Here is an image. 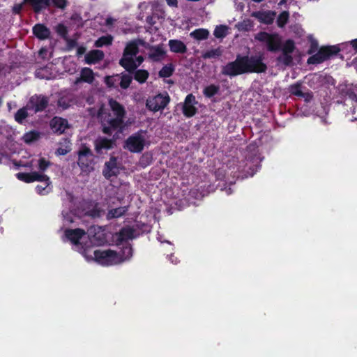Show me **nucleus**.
Here are the masks:
<instances>
[{
    "instance_id": "obj_21",
    "label": "nucleus",
    "mask_w": 357,
    "mask_h": 357,
    "mask_svg": "<svg viewBox=\"0 0 357 357\" xmlns=\"http://www.w3.org/2000/svg\"><path fill=\"white\" fill-rule=\"evenodd\" d=\"M104 54L100 50H92L85 55V62L87 64H94L103 59Z\"/></svg>"
},
{
    "instance_id": "obj_51",
    "label": "nucleus",
    "mask_w": 357,
    "mask_h": 357,
    "mask_svg": "<svg viewBox=\"0 0 357 357\" xmlns=\"http://www.w3.org/2000/svg\"><path fill=\"white\" fill-rule=\"evenodd\" d=\"M23 3H18L13 6V10L15 13H19L23 7Z\"/></svg>"
},
{
    "instance_id": "obj_38",
    "label": "nucleus",
    "mask_w": 357,
    "mask_h": 357,
    "mask_svg": "<svg viewBox=\"0 0 357 357\" xmlns=\"http://www.w3.org/2000/svg\"><path fill=\"white\" fill-rule=\"evenodd\" d=\"M289 19V13L286 11L282 12L278 17L277 23L278 26L282 27L287 22Z\"/></svg>"
},
{
    "instance_id": "obj_25",
    "label": "nucleus",
    "mask_w": 357,
    "mask_h": 357,
    "mask_svg": "<svg viewBox=\"0 0 357 357\" xmlns=\"http://www.w3.org/2000/svg\"><path fill=\"white\" fill-rule=\"evenodd\" d=\"M33 33L40 39H45L50 36V31L43 24H36L33 29Z\"/></svg>"
},
{
    "instance_id": "obj_6",
    "label": "nucleus",
    "mask_w": 357,
    "mask_h": 357,
    "mask_svg": "<svg viewBox=\"0 0 357 357\" xmlns=\"http://www.w3.org/2000/svg\"><path fill=\"white\" fill-rule=\"evenodd\" d=\"M133 234L134 231L130 227H126L121 229L119 233L116 234L113 237L114 241L117 245L123 244V249L120 252H117L121 258V263L129 260L132 255V248L127 241L132 238Z\"/></svg>"
},
{
    "instance_id": "obj_47",
    "label": "nucleus",
    "mask_w": 357,
    "mask_h": 357,
    "mask_svg": "<svg viewBox=\"0 0 357 357\" xmlns=\"http://www.w3.org/2000/svg\"><path fill=\"white\" fill-rule=\"evenodd\" d=\"M310 42H311V48H310L309 52L310 54H312L314 52H315V50L317 49V47H318V43L312 36L310 37Z\"/></svg>"
},
{
    "instance_id": "obj_58",
    "label": "nucleus",
    "mask_w": 357,
    "mask_h": 357,
    "mask_svg": "<svg viewBox=\"0 0 357 357\" xmlns=\"http://www.w3.org/2000/svg\"><path fill=\"white\" fill-rule=\"evenodd\" d=\"M122 130H123V128L121 129V131H119V130H114V131H113V132H112V133L111 135H112L114 132H115V134H114V136H116V134H118V133H119V132H122Z\"/></svg>"
},
{
    "instance_id": "obj_26",
    "label": "nucleus",
    "mask_w": 357,
    "mask_h": 357,
    "mask_svg": "<svg viewBox=\"0 0 357 357\" xmlns=\"http://www.w3.org/2000/svg\"><path fill=\"white\" fill-rule=\"evenodd\" d=\"M24 2H29L36 12L50 6V0H24Z\"/></svg>"
},
{
    "instance_id": "obj_22",
    "label": "nucleus",
    "mask_w": 357,
    "mask_h": 357,
    "mask_svg": "<svg viewBox=\"0 0 357 357\" xmlns=\"http://www.w3.org/2000/svg\"><path fill=\"white\" fill-rule=\"evenodd\" d=\"M294 43L291 40H287L284 44L282 48V59L285 64H289L291 62V57L289 55V54L291 53L294 51Z\"/></svg>"
},
{
    "instance_id": "obj_18",
    "label": "nucleus",
    "mask_w": 357,
    "mask_h": 357,
    "mask_svg": "<svg viewBox=\"0 0 357 357\" xmlns=\"http://www.w3.org/2000/svg\"><path fill=\"white\" fill-rule=\"evenodd\" d=\"M95 78V73L89 68H83L80 71V77L75 81V84H78L81 82L91 84Z\"/></svg>"
},
{
    "instance_id": "obj_20",
    "label": "nucleus",
    "mask_w": 357,
    "mask_h": 357,
    "mask_svg": "<svg viewBox=\"0 0 357 357\" xmlns=\"http://www.w3.org/2000/svg\"><path fill=\"white\" fill-rule=\"evenodd\" d=\"M113 142L112 140L100 137L95 142V149L98 153H102L104 150H108L112 148Z\"/></svg>"
},
{
    "instance_id": "obj_12",
    "label": "nucleus",
    "mask_w": 357,
    "mask_h": 357,
    "mask_svg": "<svg viewBox=\"0 0 357 357\" xmlns=\"http://www.w3.org/2000/svg\"><path fill=\"white\" fill-rule=\"evenodd\" d=\"M121 167L117 162L116 158H111L110 160L107 162L105 165L103 169V175L107 178H110L112 176H115L120 173Z\"/></svg>"
},
{
    "instance_id": "obj_50",
    "label": "nucleus",
    "mask_w": 357,
    "mask_h": 357,
    "mask_svg": "<svg viewBox=\"0 0 357 357\" xmlns=\"http://www.w3.org/2000/svg\"><path fill=\"white\" fill-rule=\"evenodd\" d=\"M56 30L59 32V33L62 35V36H64L66 34V29L62 24L58 25L57 27H56Z\"/></svg>"
},
{
    "instance_id": "obj_35",
    "label": "nucleus",
    "mask_w": 357,
    "mask_h": 357,
    "mask_svg": "<svg viewBox=\"0 0 357 357\" xmlns=\"http://www.w3.org/2000/svg\"><path fill=\"white\" fill-rule=\"evenodd\" d=\"M112 40V38L110 36H102L96 41L95 45L96 47H102L111 44Z\"/></svg>"
},
{
    "instance_id": "obj_34",
    "label": "nucleus",
    "mask_w": 357,
    "mask_h": 357,
    "mask_svg": "<svg viewBox=\"0 0 357 357\" xmlns=\"http://www.w3.org/2000/svg\"><path fill=\"white\" fill-rule=\"evenodd\" d=\"M227 27L223 25L218 26L214 31V35L216 38H223L227 35Z\"/></svg>"
},
{
    "instance_id": "obj_2",
    "label": "nucleus",
    "mask_w": 357,
    "mask_h": 357,
    "mask_svg": "<svg viewBox=\"0 0 357 357\" xmlns=\"http://www.w3.org/2000/svg\"><path fill=\"white\" fill-rule=\"evenodd\" d=\"M125 114L124 107L115 100L109 99L108 105L100 107L97 114L103 132L112 134L114 130L121 131Z\"/></svg>"
},
{
    "instance_id": "obj_24",
    "label": "nucleus",
    "mask_w": 357,
    "mask_h": 357,
    "mask_svg": "<svg viewBox=\"0 0 357 357\" xmlns=\"http://www.w3.org/2000/svg\"><path fill=\"white\" fill-rule=\"evenodd\" d=\"M169 46L170 50L174 53H184L187 50L185 45L178 40H170Z\"/></svg>"
},
{
    "instance_id": "obj_54",
    "label": "nucleus",
    "mask_w": 357,
    "mask_h": 357,
    "mask_svg": "<svg viewBox=\"0 0 357 357\" xmlns=\"http://www.w3.org/2000/svg\"><path fill=\"white\" fill-rule=\"evenodd\" d=\"M85 52H86V48L84 47H79L77 50V54L78 55H82V54H84Z\"/></svg>"
},
{
    "instance_id": "obj_56",
    "label": "nucleus",
    "mask_w": 357,
    "mask_h": 357,
    "mask_svg": "<svg viewBox=\"0 0 357 357\" xmlns=\"http://www.w3.org/2000/svg\"><path fill=\"white\" fill-rule=\"evenodd\" d=\"M59 105L62 107L63 108H67L68 106L71 105V104L70 105H66L63 100V99H61L59 100Z\"/></svg>"
},
{
    "instance_id": "obj_60",
    "label": "nucleus",
    "mask_w": 357,
    "mask_h": 357,
    "mask_svg": "<svg viewBox=\"0 0 357 357\" xmlns=\"http://www.w3.org/2000/svg\"><path fill=\"white\" fill-rule=\"evenodd\" d=\"M109 202H112V203L114 204V202L112 200V198H110V199H109Z\"/></svg>"
},
{
    "instance_id": "obj_41",
    "label": "nucleus",
    "mask_w": 357,
    "mask_h": 357,
    "mask_svg": "<svg viewBox=\"0 0 357 357\" xmlns=\"http://www.w3.org/2000/svg\"><path fill=\"white\" fill-rule=\"evenodd\" d=\"M289 91L291 93L298 96H304V93L301 91V85L297 84L294 85H291L289 87Z\"/></svg>"
},
{
    "instance_id": "obj_61",
    "label": "nucleus",
    "mask_w": 357,
    "mask_h": 357,
    "mask_svg": "<svg viewBox=\"0 0 357 357\" xmlns=\"http://www.w3.org/2000/svg\"><path fill=\"white\" fill-rule=\"evenodd\" d=\"M239 7H240L241 10H242L243 8V5H240Z\"/></svg>"
},
{
    "instance_id": "obj_17",
    "label": "nucleus",
    "mask_w": 357,
    "mask_h": 357,
    "mask_svg": "<svg viewBox=\"0 0 357 357\" xmlns=\"http://www.w3.org/2000/svg\"><path fill=\"white\" fill-rule=\"evenodd\" d=\"M43 176L47 178L38 180V182H40L41 184L38 185L36 187V190L37 193L43 195H47L52 191V183L50 181V177L46 174H43Z\"/></svg>"
},
{
    "instance_id": "obj_27",
    "label": "nucleus",
    "mask_w": 357,
    "mask_h": 357,
    "mask_svg": "<svg viewBox=\"0 0 357 357\" xmlns=\"http://www.w3.org/2000/svg\"><path fill=\"white\" fill-rule=\"evenodd\" d=\"M127 211L126 206H121L116 208H112L108 211L107 213V219L117 218L126 213Z\"/></svg>"
},
{
    "instance_id": "obj_53",
    "label": "nucleus",
    "mask_w": 357,
    "mask_h": 357,
    "mask_svg": "<svg viewBox=\"0 0 357 357\" xmlns=\"http://www.w3.org/2000/svg\"><path fill=\"white\" fill-rule=\"evenodd\" d=\"M47 53V50L45 49V48H41L39 51V55L42 57V58H45L46 54Z\"/></svg>"
},
{
    "instance_id": "obj_55",
    "label": "nucleus",
    "mask_w": 357,
    "mask_h": 357,
    "mask_svg": "<svg viewBox=\"0 0 357 357\" xmlns=\"http://www.w3.org/2000/svg\"><path fill=\"white\" fill-rule=\"evenodd\" d=\"M351 47L355 50V52H357V39L351 40Z\"/></svg>"
},
{
    "instance_id": "obj_44",
    "label": "nucleus",
    "mask_w": 357,
    "mask_h": 357,
    "mask_svg": "<svg viewBox=\"0 0 357 357\" xmlns=\"http://www.w3.org/2000/svg\"><path fill=\"white\" fill-rule=\"evenodd\" d=\"M252 27V23L250 20H246L238 24V29L240 30L248 31Z\"/></svg>"
},
{
    "instance_id": "obj_31",
    "label": "nucleus",
    "mask_w": 357,
    "mask_h": 357,
    "mask_svg": "<svg viewBox=\"0 0 357 357\" xmlns=\"http://www.w3.org/2000/svg\"><path fill=\"white\" fill-rule=\"evenodd\" d=\"M148 77L149 73L145 70H138L135 73V79L140 83H144Z\"/></svg>"
},
{
    "instance_id": "obj_57",
    "label": "nucleus",
    "mask_w": 357,
    "mask_h": 357,
    "mask_svg": "<svg viewBox=\"0 0 357 357\" xmlns=\"http://www.w3.org/2000/svg\"><path fill=\"white\" fill-rule=\"evenodd\" d=\"M113 22V20L111 19V18H108L107 19V24L109 25V24H111Z\"/></svg>"
},
{
    "instance_id": "obj_8",
    "label": "nucleus",
    "mask_w": 357,
    "mask_h": 357,
    "mask_svg": "<svg viewBox=\"0 0 357 357\" xmlns=\"http://www.w3.org/2000/svg\"><path fill=\"white\" fill-rule=\"evenodd\" d=\"M340 50V49L336 46L321 47L317 54L312 55L307 59V63L309 64L320 63Z\"/></svg>"
},
{
    "instance_id": "obj_11",
    "label": "nucleus",
    "mask_w": 357,
    "mask_h": 357,
    "mask_svg": "<svg viewBox=\"0 0 357 357\" xmlns=\"http://www.w3.org/2000/svg\"><path fill=\"white\" fill-rule=\"evenodd\" d=\"M255 38L265 43L268 49L271 51H276L280 47L281 40L278 34H268L261 32L258 33Z\"/></svg>"
},
{
    "instance_id": "obj_37",
    "label": "nucleus",
    "mask_w": 357,
    "mask_h": 357,
    "mask_svg": "<svg viewBox=\"0 0 357 357\" xmlns=\"http://www.w3.org/2000/svg\"><path fill=\"white\" fill-rule=\"evenodd\" d=\"M38 168L40 171L44 172L50 165V162L44 158H40L37 160Z\"/></svg>"
},
{
    "instance_id": "obj_32",
    "label": "nucleus",
    "mask_w": 357,
    "mask_h": 357,
    "mask_svg": "<svg viewBox=\"0 0 357 357\" xmlns=\"http://www.w3.org/2000/svg\"><path fill=\"white\" fill-rule=\"evenodd\" d=\"M119 82L120 85L123 89H126L129 86L131 81L132 77L128 74H123L121 76H119Z\"/></svg>"
},
{
    "instance_id": "obj_48",
    "label": "nucleus",
    "mask_w": 357,
    "mask_h": 357,
    "mask_svg": "<svg viewBox=\"0 0 357 357\" xmlns=\"http://www.w3.org/2000/svg\"><path fill=\"white\" fill-rule=\"evenodd\" d=\"M64 224L70 223L74 222V219L71 213H63Z\"/></svg>"
},
{
    "instance_id": "obj_3",
    "label": "nucleus",
    "mask_w": 357,
    "mask_h": 357,
    "mask_svg": "<svg viewBox=\"0 0 357 357\" xmlns=\"http://www.w3.org/2000/svg\"><path fill=\"white\" fill-rule=\"evenodd\" d=\"M266 66L258 59L248 57L237 58L234 62L228 63L222 73L230 76L237 75L247 72L261 73L264 71Z\"/></svg>"
},
{
    "instance_id": "obj_52",
    "label": "nucleus",
    "mask_w": 357,
    "mask_h": 357,
    "mask_svg": "<svg viewBox=\"0 0 357 357\" xmlns=\"http://www.w3.org/2000/svg\"><path fill=\"white\" fill-rule=\"evenodd\" d=\"M166 2L169 6L177 7V0H166Z\"/></svg>"
},
{
    "instance_id": "obj_29",
    "label": "nucleus",
    "mask_w": 357,
    "mask_h": 357,
    "mask_svg": "<svg viewBox=\"0 0 357 357\" xmlns=\"http://www.w3.org/2000/svg\"><path fill=\"white\" fill-rule=\"evenodd\" d=\"M208 34V31L205 29H198L190 33V36L198 40L206 39Z\"/></svg>"
},
{
    "instance_id": "obj_19",
    "label": "nucleus",
    "mask_w": 357,
    "mask_h": 357,
    "mask_svg": "<svg viewBox=\"0 0 357 357\" xmlns=\"http://www.w3.org/2000/svg\"><path fill=\"white\" fill-rule=\"evenodd\" d=\"M130 196L129 194V186L127 184L122 185L116 192V199L123 204L129 203L131 199Z\"/></svg>"
},
{
    "instance_id": "obj_43",
    "label": "nucleus",
    "mask_w": 357,
    "mask_h": 357,
    "mask_svg": "<svg viewBox=\"0 0 357 357\" xmlns=\"http://www.w3.org/2000/svg\"><path fill=\"white\" fill-rule=\"evenodd\" d=\"M218 88L215 85H211L207 86L204 89V94L207 97H211L218 92Z\"/></svg>"
},
{
    "instance_id": "obj_40",
    "label": "nucleus",
    "mask_w": 357,
    "mask_h": 357,
    "mask_svg": "<svg viewBox=\"0 0 357 357\" xmlns=\"http://www.w3.org/2000/svg\"><path fill=\"white\" fill-rule=\"evenodd\" d=\"M173 72V68L171 65L163 67L159 72L160 77H168Z\"/></svg>"
},
{
    "instance_id": "obj_42",
    "label": "nucleus",
    "mask_w": 357,
    "mask_h": 357,
    "mask_svg": "<svg viewBox=\"0 0 357 357\" xmlns=\"http://www.w3.org/2000/svg\"><path fill=\"white\" fill-rule=\"evenodd\" d=\"M47 73V68H45L38 70L36 71V75L39 78L46 79H50L54 77V76H51V75H48Z\"/></svg>"
},
{
    "instance_id": "obj_59",
    "label": "nucleus",
    "mask_w": 357,
    "mask_h": 357,
    "mask_svg": "<svg viewBox=\"0 0 357 357\" xmlns=\"http://www.w3.org/2000/svg\"><path fill=\"white\" fill-rule=\"evenodd\" d=\"M32 162H33V161L31 163H27V164L22 165L25 166V167H32V165H33Z\"/></svg>"
},
{
    "instance_id": "obj_10",
    "label": "nucleus",
    "mask_w": 357,
    "mask_h": 357,
    "mask_svg": "<svg viewBox=\"0 0 357 357\" xmlns=\"http://www.w3.org/2000/svg\"><path fill=\"white\" fill-rule=\"evenodd\" d=\"M169 101V98L167 93L158 94L147 99L146 106L150 110L157 112L164 109Z\"/></svg>"
},
{
    "instance_id": "obj_36",
    "label": "nucleus",
    "mask_w": 357,
    "mask_h": 357,
    "mask_svg": "<svg viewBox=\"0 0 357 357\" xmlns=\"http://www.w3.org/2000/svg\"><path fill=\"white\" fill-rule=\"evenodd\" d=\"M119 76L115 75V76H107L105 79V84L109 87H113L116 86V84L119 82Z\"/></svg>"
},
{
    "instance_id": "obj_4",
    "label": "nucleus",
    "mask_w": 357,
    "mask_h": 357,
    "mask_svg": "<svg viewBox=\"0 0 357 357\" xmlns=\"http://www.w3.org/2000/svg\"><path fill=\"white\" fill-rule=\"evenodd\" d=\"M65 240L70 241L73 245V249L84 257V252H87L91 245L101 244L100 236L98 237H90L82 229H66L64 233Z\"/></svg>"
},
{
    "instance_id": "obj_46",
    "label": "nucleus",
    "mask_w": 357,
    "mask_h": 357,
    "mask_svg": "<svg viewBox=\"0 0 357 357\" xmlns=\"http://www.w3.org/2000/svg\"><path fill=\"white\" fill-rule=\"evenodd\" d=\"M51 5L59 8H63L66 6V0H50V6Z\"/></svg>"
},
{
    "instance_id": "obj_39",
    "label": "nucleus",
    "mask_w": 357,
    "mask_h": 357,
    "mask_svg": "<svg viewBox=\"0 0 357 357\" xmlns=\"http://www.w3.org/2000/svg\"><path fill=\"white\" fill-rule=\"evenodd\" d=\"M27 116V112L26 108H22L17 111L15 115V119L19 123H22V121Z\"/></svg>"
},
{
    "instance_id": "obj_30",
    "label": "nucleus",
    "mask_w": 357,
    "mask_h": 357,
    "mask_svg": "<svg viewBox=\"0 0 357 357\" xmlns=\"http://www.w3.org/2000/svg\"><path fill=\"white\" fill-rule=\"evenodd\" d=\"M40 137L39 132L36 131H30L25 133L22 137L24 142L26 144H30L37 141Z\"/></svg>"
},
{
    "instance_id": "obj_23",
    "label": "nucleus",
    "mask_w": 357,
    "mask_h": 357,
    "mask_svg": "<svg viewBox=\"0 0 357 357\" xmlns=\"http://www.w3.org/2000/svg\"><path fill=\"white\" fill-rule=\"evenodd\" d=\"M252 15L265 24H271L275 17V13L271 11L255 13Z\"/></svg>"
},
{
    "instance_id": "obj_13",
    "label": "nucleus",
    "mask_w": 357,
    "mask_h": 357,
    "mask_svg": "<svg viewBox=\"0 0 357 357\" xmlns=\"http://www.w3.org/2000/svg\"><path fill=\"white\" fill-rule=\"evenodd\" d=\"M84 214L91 216L93 218H98L101 216L104 210L102 206L98 204L93 202L84 203V208H83Z\"/></svg>"
},
{
    "instance_id": "obj_16",
    "label": "nucleus",
    "mask_w": 357,
    "mask_h": 357,
    "mask_svg": "<svg viewBox=\"0 0 357 357\" xmlns=\"http://www.w3.org/2000/svg\"><path fill=\"white\" fill-rule=\"evenodd\" d=\"M17 178L26 183H32L38 180L47 179L43 173L33 172L31 173H18L16 175Z\"/></svg>"
},
{
    "instance_id": "obj_15",
    "label": "nucleus",
    "mask_w": 357,
    "mask_h": 357,
    "mask_svg": "<svg viewBox=\"0 0 357 357\" xmlns=\"http://www.w3.org/2000/svg\"><path fill=\"white\" fill-rule=\"evenodd\" d=\"M195 104L196 101L195 96L192 94L187 96L183 107V112L185 116L191 117L195 114L197 111Z\"/></svg>"
},
{
    "instance_id": "obj_7",
    "label": "nucleus",
    "mask_w": 357,
    "mask_h": 357,
    "mask_svg": "<svg viewBox=\"0 0 357 357\" xmlns=\"http://www.w3.org/2000/svg\"><path fill=\"white\" fill-rule=\"evenodd\" d=\"M147 144L146 133L140 131L129 137L126 141L125 147L132 153L141 152Z\"/></svg>"
},
{
    "instance_id": "obj_28",
    "label": "nucleus",
    "mask_w": 357,
    "mask_h": 357,
    "mask_svg": "<svg viewBox=\"0 0 357 357\" xmlns=\"http://www.w3.org/2000/svg\"><path fill=\"white\" fill-rule=\"evenodd\" d=\"M71 149L70 142L65 139L59 144V147L57 149L56 153L57 155H63L68 153Z\"/></svg>"
},
{
    "instance_id": "obj_1",
    "label": "nucleus",
    "mask_w": 357,
    "mask_h": 357,
    "mask_svg": "<svg viewBox=\"0 0 357 357\" xmlns=\"http://www.w3.org/2000/svg\"><path fill=\"white\" fill-rule=\"evenodd\" d=\"M139 46H144L149 49V56L153 61H160L166 55V50L162 45L151 47L149 43L142 40L131 41L127 44L123 58L120 61V64L127 70L130 71L135 69L143 62L144 58L142 56L134 59Z\"/></svg>"
},
{
    "instance_id": "obj_5",
    "label": "nucleus",
    "mask_w": 357,
    "mask_h": 357,
    "mask_svg": "<svg viewBox=\"0 0 357 357\" xmlns=\"http://www.w3.org/2000/svg\"><path fill=\"white\" fill-rule=\"evenodd\" d=\"M84 257L89 261H94L104 266L121 264V260L116 251L110 249H94L92 245L87 252H84Z\"/></svg>"
},
{
    "instance_id": "obj_49",
    "label": "nucleus",
    "mask_w": 357,
    "mask_h": 357,
    "mask_svg": "<svg viewBox=\"0 0 357 357\" xmlns=\"http://www.w3.org/2000/svg\"><path fill=\"white\" fill-rule=\"evenodd\" d=\"M154 4H150L146 3H142L139 5V8L141 10H147V9H152L153 8Z\"/></svg>"
},
{
    "instance_id": "obj_45",
    "label": "nucleus",
    "mask_w": 357,
    "mask_h": 357,
    "mask_svg": "<svg viewBox=\"0 0 357 357\" xmlns=\"http://www.w3.org/2000/svg\"><path fill=\"white\" fill-rule=\"evenodd\" d=\"M37 100L39 104L36 105V112L43 109L47 104V101L45 98H38Z\"/></svg>"
},
{
    "instance_id": "obj_9",
    "label": "nucleus",
    "mask_w": 357,
    "mask_h": 357,
    "mask_svg": "<svg viewBox=\"0 0 357 357\" xmlns=\"http://www.w3.org/2000/svg\"><path fill=\"white\" fill-rule=\"evenodd\" d=\"M78 165L83 172L93 170V155L87 147H83L78 153Z\"/></svg>"
},
{
    "instance_id": "obj_62",
    "label": "nucleus",
    "mask_w": 357,
    "mask_h": 357,
    "mask_svg": "<svg viewBox=\"0 0 357 357\" xmlns=\"http://www.w3.org/2000/svg\"><path fill=\"white\" fill-rule=\"evenodd\" d=\"M357 61V59H356V62Z\"/></svg>"
},
{
    "instance_id": "obj_14",
    "label": "nucleus",
    "mask_w": 357,
    "mask_h": 357,
    "mask_svg": "<svg viewBox=\"0 0 357 357\" xmlns=\"http://www.w3.org/2000/svg\"><path fill=\"white\" fill-rule=\"evenodd\" d=\"M50 127L54 132L61 134L69 127V124L66 119L56 116L51 120Z\"/></svg>"
},
{
    "instance_id": "obj_33",
    "label": "nucleus",
    "mask_w": 357,
    "mask_h": 357,
    "mask_svg": "<svg viewBox=\"0 0 357 357\" xmlns=\"http://www.w3.org/2000/svg\"><path fill=\"white\" fill-rule=\"evenodd\" d=\"M220 55L221 50L220 49H214L206 52L202 56L204 59H215L219 57Z\"/></svg>"
}]
</instances>
